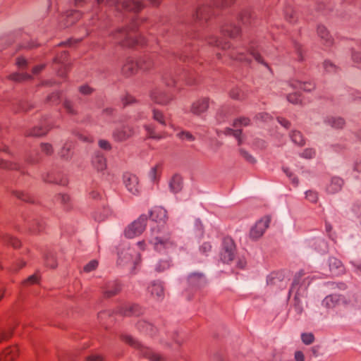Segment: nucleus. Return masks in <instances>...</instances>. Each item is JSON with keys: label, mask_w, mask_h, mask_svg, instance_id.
<instances>
[{"label": "nucleus", "mask_w": 361, "mask_h": 361, "mask_svg": "<svg viewBox=\"0 0 361 361\" xmlns=\"http://www.w3.org/2000/svg\"><path fill=\"white\" fill-rule=\"evenodd\" d=\"M163 128L164 127H161V126L158 127L152 124L145 126V129L147 133L148 137L154 140H161L166 136Z\"/></svg>", "instance_id": "aec40b11"}, {"label": "nucleus", "mask_w": 361, "mask_h": 361, "mask_svg": "<svg viewBox=\"0 0 361 361\" xmlns=\"http://www.w3.org/2000/svg\"><path fill=\"white\" fill-rule=\"evenodd\" d=\"M214 14V8L210 5H203L197 8L193 15L196 22L207 21Z\"/></svg>", "instance_id": "4468645a"}, {"label": "nucleus", "mask_w": 361, "mask_h": 361, "mask_svg": "<svg viewBox=\"0 0 361 361\" xmlns=\"http://www.w3.org/2000/svg\"><path fill=\"white\" fill-rule=\"evenodd\" d=\"M63 106L68 114L71 115L77 114L78 111L76 110L75 104L71 100L66 99L63 103Z\"/></svg>", "instance_id": "3c124183"}, {"label": "nucleus", "mask_w": 361, "mask_h": 361, "mask_svg": "<svg viewBox=\"0 0 361 361\" xmlns=\"http://www.w3.org/2000/svg\"><path fill=\"white\" fill-rule=\"evenodd\" d=\"M230 97L236 100H243L246 98V94L238 87H234L230 91Z\"/></svg>", "instance_id": "a18cd8bd"}, {"label": "nucleus", "mask_w": 361, "mask_h": 361, "mask_svg": "<svg viewBox=\"0 0 361 361\" xmlns=\"http://www.w3.org/2000/svg\"><path fill=\"white\" fill-rule=\"evenodd\" d=\"M170 267V262L168 260H161L155 267L157 272H162L168 269Z\"/></svg>", "instance_id": "6e6d98bb"}, {"label": "nucleus", "mask_w": 361, "mask_h": 361, "mask_svg": "<svg viewBox=\"0 0 361 361\" xmlns=\"http://www.w3.org/2000/svg\"><path fill=\"white\" fill-rule=\"evenodd\" d=\"M326 123L334 128H342L345 125V121L342 118L327 117L325 120Z\"/></svg>", "instance_id": "e433bc0d"}, {"label": "nucleus", "mask_w": 361, "mask_h": 361, "mask_svg": "<svg viewBox=\"0 0 361 361\" xmlns=\"http://www.w3.org/2000/svg\"><path fill=\"white\" fill-rule=\"evenodd\" d=\"M44 263L47 267L54 269L57 267L55 255L53 252H47L44 257Z\"/></svg>", "instance_id": "4c0bfd02"}, {"label": "nucleus", "mask_w": 361, "mask_h": 361, "mask_svg": "<svg viewBox=\"0 0 361 361\" xmlns=\"http://www.w3.org/2000/svg\"><path fill=\"white\" fill-rule=\"evenodd\" d=\"M138 68H140L138 61L128 59L123 64L121 71L126 76H130L137 73Z\"/></svg>", "instance_id": "5701e85b"}, {"label": "nucleus", "mask_w": 361, "mask_h": 361, "mask_svg": "<svg viewBox=\"0 0 361 361\" xmlns=\"http://www.w3.org/2000/svg\"><path fill=\"white\" fill-rule=\"evenodd\" d=\"M306 198L311 202H316L318 200L317 192L313 190L306 192Z\"/></svg>", "instance_id": "69168bd1"}, {"label": "nucleus", "mask_w": 361, "mask_h": 361, "mask_svg": "<svg viewBox=\"0 0 361 361\" xmlns=\"http://www.w3.org/2000/svg\"><path fill=\"white\" fill-rule=\"evenodd\" d=\"M271 221V217L269 216H265L259 221H258L254 227L250 230V235L253 239H258L260 238L269 227Z\"/></svg>", "instance_id": "9b49d317"}, {"label": "nucleus", "mask_w": 361, "mask_h": 361, "mask_svg": "<svg viewBox=\"0 0 361 361\" xmlns=\"http://www.w3.org/2000/svg\"><path fill=\"white\" fill-rule=\"evenodd\" d=\"M8 78L16 82H22L31 78L29 74L15 73L8 75Z\"/></svg>", "instance_id": "8fccbe9b"}, {"label": "nucleus", "mask_w": 361, "mask_h": 361, "mask_svg": "<svg viewBox=\"0 0 361 361\" xmlns=\"http://www.w3.org/2000/svg\"><path fill=\"white\" fill-rule=\"evenodd\" d=\"M285 18L290 23H295L297 21L295 12L290 7L285 11Z\"/></svg>", "instance_id": "603ef678"}, {"label": "nucleus", "mask_w": 361, "mask_h": 361, "mask_svg": "<svg viewBox=\"0 0 361 361\" xmlns=\"http://www.w3.org/2000/svg\"><path fill=\"white\" fill-rule=\"evenodd\" d=\"M188 283L192 289H199L207 283L205 276L202 273L194 272L189 275Z\"/></svg>", "instance_id": "dca6fc26"}, {"label": "nucleus", "mask_w": 361, "mask_h": 361, "mask_svg": "<svg viewBox=\"0 0 361 361\" xmlns=\"http://www.w3.org/2000/svg\"><path fill=\"white\" fill-rule=\"evenodd\" d=\"M329 269L332 274L340 275L344 273V267L342 262L336 257H330L329 259Z\"/></svg>", "instance_id": "bb28decb"}, {"label": "nucleus", "mask_w": 361, "mask_h": 361, "mask_svg": "<svg viewBox=\"0 0 361 361\" xmlns=\"http://www.w3.org/2000/svg\"><path fill=\"white\" fill-rule=\"evenodd\" d=\"M235 255V245L231 238H225L223 241V247L221 252V259L224 263L228 264L234 259Z\"/></svg>", "instance_id": "6e6552de"}, {"label": "nucleus", "mask_w": 361, "mask_h": 361, "mask_svg": "<svg viewBox=\"0 0 361 361\" xmlns=\"http://www.w3.org/2000/svg\"><path fill=\"white\" fill-rule=\"evenodd\" d=\"M139 67L143 71H149L154 66V59L151 56H145L138 61Z\"/></svg>", "instance_id": "473e14b6"}, {"label": "nucleus", "mask_w": 361, "mask_h": 361, "mask_svg": "<svg viewBox=\"0 0 361 361\" xmlns=\"http://www.w3.org/2000/svg\"><path fill=\"white\" fill-rule=\"evenodd\" d=\"M13 195L18 199L25 202H34L33 197L28 193H25L21 191H13Z\"/></svg>", "instance_id": "c03bdc74"}, {"label": "nucleus", "mask_w": 361, "mask_h": 361, "mask_svg": "<svg viewBox=\"0 0 361 361\" xmlns=\"http://www.w3.org/2000/svg\"><path fill=\"white\" fill-rule=\"evenodd\" d=\"M121 339L130 346L137 350L140 355L147 358L149 361H164L165 357L156 353L153 350L142 345L138 341L130 335L123 334L121 336Z\"/></svg>", "instance_id": "423d86ee"}, {"label": "nucleus", "mask_w": 361, "mask_h": 361, "mask_svg": "<svg viewBox=\"0 0 361 361\" xmlns=\"http://www.w3.org/2000/svg\"><path fill=\"white\" fill-rule=\"evenodd\" d=\"M56 201L63 206L64 209H68L71 207L70 197L66 194H59L55 197Z\"/></svg>", "instance_id": "58836bf2"}, {"label": "nucleus", "mask_w": 361, "mask_h": 361, "mask_svg": "<svg viewBox=\"0 0 361 361\" xmlns=\"http://www.w3.org/2000/svg\"><path fill=\"white\" fill-rule=\"evenodd\" d=\"M18 355V348L17 346H11L6 348L1 355V361H13Z\"/></svg>", "instance_id": "cd10ccee"}, {"label": "nucleus", "mask_w": 361, "mask_h": 361, "mask_svg": "<svg viewBox=\"0 0 361 361\" xmlns=\"http://www.w3.org/2000/svg\"><path fill=\"white\" fill-rule=\"evenodd\" d=\"M0 167L3 169L18 170L19 169V165L16 163L10 162L1 159H0Z\"/></svg>", "instance_id": "864d4df0"}, {"label": "nucleus", "mask_w": 361, "mask_h": 361, "mask_svg": "<svg viewBox=\"0 0 361 361\" xmlns=\"http://www.w3.org/2000/svg\"><path fill=\"white\" fill-rule=\"evenodd\" d=\"M240 20L245 25L252 24L253 20L252 13L250 10L243 11L240 15Z\"/></svg>", "instance_id": "ea45409f"}, {"label": "nucleus", "mask_w": 361, "mask_h": 361, "mask_svg": "<svg viewBox=\"0 0 361 361\" xmlns=\"http://www.w3.org/2000/svg\"><path fill=\"white\" fill-rule=\"evenodd\" d=\"M343 181L338 177H334L331 179V183L327 187V191L329 193H336L341 190Z\"/></svg>", "instance_id": "f704fd0d"}, {"label": "nucleus", "mask_w": 361, "mask_h": 361, "mask_svg": "<svg viewBox=\"0 0 361 361\" xmlns=\"http://www.w3.org/2000/svg\"><path fill=\"white\" fill-rule=\"evenodd\" d=\"M144 310L139 305L137 304H126L120 307L118 312L123 316H140L143 313Z\"/></svg>", "instance_id": "a211bd4d"}, {"label": "nucleus", "mask_w": 361, "mask_h": 361, "mask_svg": "<svg viewBox=\"0 0 361 361\" xmlns=\"http://www.w3.org/2000/svg\"><path fill=\"white\" fill-rule=\"evenodd\" d=\"M240 155L249 163L254 164L255 162V158L250 154L246 150L240 148L239 149Z\"/></svg>", "instance_id": "052dcab7"}, {"label": "nucleus", "mask_w": 361, "mask_h": 361, "mask_svg": "<svg viewBox=\"0 0 361 361\" xmlns=\"http://www.w3.org/2000/svg\"><path fill=\"white\" fill-rule=\"evenodd\" d=\"M74 145L72 142H66L60 152V156L64 159H69L72 157L73 154Z\"/></svg>", "instance_id": "72a5a7b5"}, {"label": "nucleus", "mask_w": 361, "mask_h": 361, "mask_svg": "<svg viewBox=\"0 0 361 361\" xmlns=\"http://www.w3.org/2000/svg\"><path fill=\"white\" fill-rule=\"evenodd\" d=\"M44 229V224L42 221L35 220L30 226L29 230L33 233H40Z\"/></svg>", "instance_id": "37998d69"}, {"label": "nucleus", "mask_w": 361, "mask_h": 361, "mask_svg": "<svg viewBox=\"0 0 361 361\" xmlns=\"http://www.w3.org/2000/svg\"><path fill=\"white\" fill-rule=\"evenodd\" d=\"M153 118L157 121L161 127L166 126V121L163 113L157 109L153 110Z\"/></svg>", "instance_id": "49530a36"}, {"label": "nucleus", "mask_w": 361, "mask_h": 361, "mask_svg": "<svg viewBox=\"0 0 361 361\" xmlns=\"http://www.w3.org/2000/svg\"><path fill=\"white\" fill-rule=\"evenodd\" d=\"M176 137L181 140H186L188 142H193L195 137L189 131L181 130L176 134Z\"/></svg>", "instance_id": "de8ad7c7"}, {"label": "nucleus", "mask_w": 361, "mask_h": 361, "mask_svg": "<svg viewBox=\"0 0 361 361\" xmlns=\"http://www.w3.org/2000/svg\"><path fill=\"white\" fill-rule=\"evenodd\" d=\"M209 106V99L202 97L192 102L190 106V112L196 116H200L207 111Z\"/></svg>", "instance_id": "f3484780"}, {"label": "nucleus", "mask_w": 361, "mask_h": 361, "mask_svg": "<svg viewBox=\"0 0 361 361\" xmlns=\"http://www.w3.org/2000/svg\"><path fill=\"white\" fill-rule=\"evenodd\" d=\"M151 100L161 105H166L169 104L172 99V95L161 87H154L149 93Z\"/></svg>", "instance_id": "1a4fd4ad"}, {"label": "nucleus", "mask_w": 361, "mask_h": 361, "mask_svg": "<svg viewBox=\"0 0 361 361\" xmlns=\"http://www.w3.org/2000/svg\"><path fill=\"white\" fill-rule=\"evenodd\" d=\"M148 292L157 300H162L164 298V283L156 280L150 283L147 288Z\"/></svg>", "instance_id": "2eb2a0df"}, {"label": "nucleus", "mask_w": 361, "mask_h": 361, "mask_svg": "<svg viewBox=\"0 0 361 361\" xmlns=\"http://www.w3.org/2000/svg\"><path fill=\"white\" fill-rule=\"evenodd\" d=\"M98 266V262L97 260H92L84 267V271L85 272H90L94 270Z\"/></svg>", "instance_id": "338daca9"}, {"label": "nucleus", "mask_w": 361, "mask_h": 361, "mask_svg": "<svg viewBox=\"0 0 361 361\" xmlns=\"http://www.w3.org/2000/svg\"><path fill=\"white\" fill-rule=\"evenodd\" d=\"M82 16V13L79 11L73 10L67 12L65 25L66 27L72 25Z\"/></svg>", "instance_id": "c9c22d12"}, {"label": "nucleus", "mask_w": 361, "mask_h": 361, "mask_svg": "<svg viewBox=\"0 0 361 361\" xmlns=\"http://www.w3.org/2000/svg\"><path fill=\"white\" fill-rule=\"evenodd\" d=\"M292 141L299 146H302L305 144V140L302 133L300 131L294 130L290 135Z\"/></svg>", "instance_id": "a19ab883"}, {"label": "nucleus", "mask_w": 361, "mask_h": 361, "mask_svg": "<svg viewBox=\"0 0 361 361\" xmlns=\"http://www.w3.org/2000/svg\"><path fill=\"white\" fill-rule=\"evenodd\" d=\"M290 85L294 89H302L305 91L310 92L314 90L315 85L310 82H302L298 80H292L290 81Z\"/></svg>", "instance_id": "c85d7f7f"}, {"label": "nucleus", "mask_w": 361, "mask_h": 361, "mask_svg": "<svg viewBox=\"0 0 361 361\" xmlns=\"http://www.w3.org/2000/svg\"><path fill=\"white\" fill-rule=\"evenodd\" d=\"M301 339L305 345H310L314 341V336L312 333H303L301 335Z\"/></svg>", "instance_id": "4d7b16f0"}, {"label": "nucleus", "mask_w": 361, "mask_h": 361, "mask_svg": "<svg viewBox=\"0 0 361 361\" xmlns=\"http://www.w3.org/2000/svg\"><path fill=\"white\" fill-rule=\"evenodd\" d=\"M159 166L157 165L154 167L152 168L150 172H149V177L152 181H156L159 176Z\"/></svg>", "instance_id": "0e129e2a"}, {"label": "nucleus", "mask_w": 361, "mask_h": 361, "mask_svg": "<svg viewBox=\"0 0 361 361\" xmlns=\"http://www.w3.org/2000/svg\"><path fill=\"white\" fill-rule=\"evenodd\" d=\"M13 332V328L9 327L8 329H0V341H5L8 339Z\"/></svg>", "instance_id": "13d9d810"}, {"label": "nucleus", "mask_w": 361, "mask_h": 361, "mask_svg": "<svg viewBox=\"0 0 361 361\" xmlns=\"http://www.w3.org/2000/svg\"><path fill=\"white\" fill-rule=\"evenodd\" d=\"M235 2V0H214V6L217 8H226L230 6Z\"/></svg>", "instance_id": "5fc2aeb1"}, {"label": "nucleus", "mask_w": 361, "mask_h": 361, "mask_svg": "<svg viewBox=\"0 0 361 361\" xmlns=\"http://www.w3.org/2000/svg\"><path fill=\"white\" fill-rule=\"evenodd\" d=\"M148 240L154 246V250L158 252H162L176 246L171 233L164 226L159 227L157 226V228L152 227L150 230V235Z\"/></svg>", "instance_id": "20e7f679"}, {"label": "nucleus", "mask_w": 361, "mask_h": 361, "mask_svg": "<svg viewBox=\"0 0 361 361\" xmlns=\"http://www.w3.org/2000/svg\"><path fill=\"white\" fill-rule=\"evenodd\" d=\"M207 42L211 45L225 50L226 51V54L231 59L241 61H249L248 56L250 55L255 59L256 61L263 64L270 70L269 65L264 61L260 54L259 53L257 47L253 42H251L247 48V51L249 54H245L244 51H240L239 49H231V45L228 42L223 41L222 39H220L214 36L209 37L207 39Z\"/></svg>", "instance_id": "f257e3e1"}, {"label": "nucleus", "mask_w": 361, "mask_h": 361, "mask_svg": "<svg viewBox=\"0 0 361 361\" xmlns=\"http://www.w3.org/2000/svg\"><path fill=\"white\" fill-rule=\"evenodd\" d=\"M324 68L326 72L329 73H334L336 71L337 67L329 61H325L324 62Z\"/></svg>", "instance_id": "774afa93"}, {"label": "nucleus", "mask_w": 361, "mask_h": 361, "mask_svg": "<svg viewBox=\"0 0 361 361\" xmlns=\"http://www.w3.org/2000/svg\"><path fill=\"white\" fill-rule=\"evenodd\" d=\"M123 183L127 190L133 195L140 192V185L137 177L132 173H126L123 175Z\"/></svg>", "instance_id": "ddd939ff"}, {"label": "nucleus", "mask_w": 361, "mask_h": 361, "mask_svg": "<svg viewBox=\"0 0 361 361\" xmlns=\"http://www.w3.org/2000/svg\"><path fill=\"white\" fill-rule=\"evenodd\" d=\"M137 329L142 333L154 336L156 335L157 329L152 324L146 320H140L137 323Z\"/></svg>", "instance_id": "b1692460"}, {"label": "nucleus", "mask_w": 361, "mask_h": 361, "mask_svg": "<svg viewBox=\"0 0 361 361\" xmlns=\"http://www.w3.org/2000/svg\"><path fill=\"white\" fill-rule=\"evenodd\" d=\"M149 215L152 221L159 224H164L168 219L167 211L161 207H155L150 212Z\"/></svg>", "instance_id": "412c9836"}, {"label": "nucleus", "mask_w": 361, "mask_h": 361, "mask_svg": "<svg viewBox=\"0 0 361 361\" xmlns=\"http://www.w3.org/2000/svg\"><path fill=\"white\" fill-rule=\"evenodd\" d=\"M169 187L171 192L177 193L182 190L183 180L179 175H174L169 183Z\"/></svg>", "instance_id": "7c9ffc66"}, {"label": "nucleus", "mask_w": 361, "mask_h": 361, "mask_svg": "<svg viewBox=\"0 0 361 361\" xmlns=\"http://www.w3.org/2000/svg\"><path fill=\"white\" fill-rule=\"evenodd\" d=\"M240 32V28L232 23H226L221 27V34L231 38L236 37Z\"/></svg>", "instance_id": "393cba45"}, {"label": "nucleus", "mask_w": 361, "mask_h": 361, "mask_svg": "<svg viewBox=\"0 0 361 361\" xmlns=\"http://www.w3.org/2000/svg\"><path fill=\"white\" fill-rule=\"evenodd\" d=\"M50 128L48 125L39 126V127H35L31 130H29L26 131L25 135L26 136H32V137H39L42 135H44L47 133V132L49 130Z\"/></svg>", "instance_id": "2f4dec72"}, {"label": "nucleus", "mask_w": 361, "mask_h": 361, "mask_svg": "<svg viewBox=\"0 0 361 361\" xmlns=\"http://www.w3.org/2000/svg\"><path fill=\"white\" fill-rule=\"evenodd\" d=\"M250 119L247 117H240L234 120L233 126L238 128L243 126H248L250 125Z\"/></svg>", "instance_id": "09e8293b"}, {"label": "nucleus", "mask_w": 361, "mask_h": 361, "mask_svg": "<svg viewBox=\"0 0 361 361\" xmlns=\"http://www.w3.org/2000/svg\"><path fill=\"white\" fill-rule=\"evenodd\" d=\"M140 20H133L130 26L126 28L118 30L113 34L115 42L123 47H134L135 45H144L145 42L138 38L136 32Z\"/></svg>", "instance_id": "7ed1b4c3"}, {"label": "nucleus", "mask_w": 361, "mask_h": 361, "mask_svg": "<svg viewBox=\"0 0 361 361\" xmlns=\"http://www.w3.org/2000/svg\"><path fill=\"white\" fill-rule=\"evenodd\" d=\"M68 54L67 51H64L60 54V55L57 56L54 59V63L56 64H61V67L58 70V74L61 77H64L66 72L68 70V64L67 63L68 61Z\"/></svg>", "instance_id": "4be33fe9"}, {"label": "nucleus", "mask_w": 361, "mask_h": 361, "mask_svg": "<svg viewBox=\"0 0 361 361\" xmlns=\"http://www.w3.org/2000/svg\"><path fill=\"white\" fill-rule=\"evenodd\" d=\"M287 99L289 102L297 104L300 102V95L298 93H293L287 95Z\"/></svg>", "instance_id": "e2e57ef3"}, {"label": "nucleus", "mask_w": 361, "mask_h": 361, "mask_svg": "<svg viewBox=\"0 0 361 361\" xmlns=\"http://www.w3.org/2000/svg\"><path fill=\"white\" fill-rule=\"evenodd\" d=\"M134 135V129L129 125H123L116 128L112 133V137L116 142H124Z\"/></svg>", "instance_id": "9d476101"}, {"label": "nucleus", "mask_w": 361, "mask_h": 361, "mask_svg": "<svg viewBox=\"0 0 361 361\" xmlns=\"http://www.w3.org/2000/svg\"><path fill=\"white\" fill-rule=\"evenodd\" d=\"M310 284L308 278L305 277V272L300 271L295 274L291 288L289 290V295H293V307L297 314L300 315L303 312V307L301 304V298L307 295V288Z\"/></svg>", "instance_id": "f03ea898"}, {"label": "nucleus", "mask_w": 361, "mask_h": 361, "mask_svg": "<svg viewBox=\"0 0 361 361\" xmlns=\"http://www.w3.org/2000/svg\"><path fill=\"white\" fill-rule=\"evenodd\" d=\"M1 238H2V240L4 241V243H5L8 245H11V246H13L15 248H17V247H20V242L19 241V240L11 236L8 234L3 235L1 236Z\"/></svg>", "instance_id": "79ce46f5"}, {"label": "nucleus", "mask_w": 361, "mask_h": 361, "mask_svg": "<svg viewBox=\"0 0 361 361\" xmlns=\"http://www.w3.org/2000/svg\"><path fill=\"white\" fill-rule=\"evenodd\" d=\"M60 101V95L59 92H53L47 98V102L52 104H58Z\"/></svg>", "instance_id": "680f3d73"}, {"label": "nucleus", "mask_w": 361, "mask_h": 361, "mask_svg": "<svg viewBox=\"0 0 361 361\" xmlns=\"http://www.w3.org/2000/svg\"><path fill=\"white\" fill-rule=\"evenodd\" d=\"M144 0H97L98 4L106 2L109 6H115L118 11H127L137 13L145 6ZM153 6L160 4L159 0H149Z\"/></svg>", "instance_id": "39448f33"}, {"label": "nucleus", "mask_w": 361, "mask_h": 361, "mask_svg": "<svg viewBox=\"0 0 361 361\" xmlns=\"http://www.w3.org/2000/svg\"><path fill=\"white\" fill-rule=\"evenodd\" d=\"M103 297L110 298L118 295L121 290V285L118 281H109L101 287Z\"/></svg>", "instance_id": "f8f14e48"}, {"label": "nucleus", "mask_w": 361, "mask_h": 361, "mask_svg": "<svg viewBox=\"0 0 361 361\" xmlns=\"http://www.w3.org/2000/svg\"><path fill=\"white\" fill-rule=\"evenodd\" d=\"M341 300V295L332 294L326 296L322 301V305L327 308H333L339 304Z\"/></svg>", "instance_id": "c756f323"}, {"label": "nucleus", "mask_w": 361, "mask_h": 361, "mask_svg": "<svg viewBox=\"0 0 361 361\" xmlns=\"http://www.w3.org/2000/svg\"><path fill=\"white\" fill-rule=\"evenodd\" d=\"M93 166L98 171H102L106 168V160L103 153L97 152L92 161Z\"/></svg>", "instance_id": "a878e982"}, {"label": "nucleus", "mask_w": 361, "mask_h": 361, "mask_svg": "<svg viewBox=\"0 0 361 361\" xmlns=\"http://www.w3.org/2000/svg\"><path fill=\"white\" fill-rule=\"evenodd\" d=\"M147 216L142 214L134 221L125 231V235L128 238H133L140 235L145 229L147 221Z\"/></svg>", "instance_id": "0eeeda50"}, {"label": "nucleus", "mask_w": 361, "mask_h": 361, "mask_svg": "<svg viewBox=\"0 0 361 361\" xmlns=\"http://www.w3.org/2000/svg\"><path fill=\"white\" fill-rule=\"evenodd\" d=\"M317 33L324 46L330 47L333 45L334 38L325 26L319 25L317 28Z\"/></svg>", "instance_id": "6ab92c4d"}, {"label": "nucleus", "mask_w": 361, "mask_h": 361, "mask_svg": "<svg viewBox=\"0 0 361 361\" xmlns=\"http://www.w3.org/2000/svg\"><path fill=\"white\" fill-rule=\"evenodd\" d=\"M39 282V276L37 274H35L29 276L27 279L23 281V285L30 286L32 284L37 283Z\"/></svg>", "instance_id": "bf43d9fd"}]
</instances>
